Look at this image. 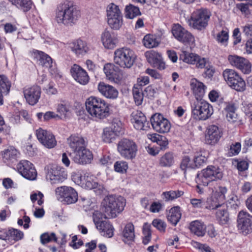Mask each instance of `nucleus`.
I'll return each mask as SVG.
<instances>
[{"label":"nucleus","instance_id":"nucleus-23","mask_svg":"<svg viewBox=\"0 0 252 252\" xmlns=\"http://www.w3.org/2000/svg\"><path fill=\"white\" fill-rule=\"evenodd\" d=\"M71 75L75 81L82 85H86L89 81V76L83 68L80 66L74 64L70 69Z\"/></svg>","mask_w":252,"mask_h":252},{"label":"nucleus","instance_id":"nucleus-55","mask_svg":"<svg viewBox=\"0 0 252 252\" xmlns=\"http://www.w3.org/2000/svg\"><path fill=\"white\" fill-rule=\"evenodd\" d=\"M128 168V165L126 161H118L114 164L115 170L117 172L125 173Z\"/></svg>","mask_w":252,"mask_h":252},{"label":"nucleus","instance_id":"nucleus-49","mask_svg":"<svg viewBox=\"0 0 252 252\" xmlns=\"http://www.w3.org/2000/svg\"><path fill=\"white\" fill-rule=\"evenodd\" d=\"M23 233L17 229L11 228L8 230V240L18 241L23 238Z\"/></svg>","mask_w":252,"mask_h":252},{"label":"nucleus","instance_id":"nucleus-56","mask_svg":"<svg viewBox=\"0 0 252 252\" xmlns=\"http://www.w3.org/2000/svg\"><path fill=\"white\" fill-rule=\"evenodd\" d=\"M191 245L193 247L199 250L201 252H214L213 250L206 244H202L197 242L192 241Z\"/></svg>","mask_w":252,"mask_h":252},{"label":"nucleus","instance_id":"nucleus-9","mask_svg":"<svg viewBox=\"0 0 252 252\" xmlns=\"http://www.w3.org/2000/svg\"><path fill=\"white\" fill-rule=\"evenodd\" d=\"M223 76L228 85L237 91H243L245 90V82L235 70L226 69L223 72Z\"/></svg>","mask_w":252,"mask_h":252},{"label":"nucleus","instance_id":"nucleus-13","mask_svg":"<svg viewBox=\"0 0 252 252\" xmlns=\"http://www.w3.org/2000/svg\"><path fill=\"white\" fill-rule=\"evenodd\" d=\"M172 32L176 39L185 45H192L194 43V37L192 34L179 24L173 27Z\"/></svg>","mask_w":252,"mask_h":252},{"label":"nucleus","instance_id":"nucleus-5","mask_svg":"<svg viewBox=\"0 0 252 252\" xmlns=\"http://www.w3.org/2000/svg\"><path fill=\"white\" fill-rule=\"evenodd\" d=\"M136 56L133 50L128 48H121L114 52V63L123 68H130L133 64Z\"/></svg>","mask_w":252,"mask_h":252},{"label":"nucleus","instance_id":"nucleus-20","mask_svg":"<svg viewBox=\"0 0 252 252\" xmlns=\"http://www.w3.org/2000/svg\"><path fill=\"white\" fill-rule=\"evenodd\" d=\"M24 97L27 102L31 105L36 104L41 94V89L37 85L25 87L23 91Z\"/></svg>","mask_w":252,"mask_h":252},{"label":"nucleus","instance_id":"nucleus-43","mask_svg":"<svg viewBox=\"0 0 252 252\" xmlns=\"http://www.w3.org/2000/svg\"><path fill=\"white\" fill-rule=\"evenodd\" d=\"M224 109L226 112V117L227 120L232 123L236 122L237 119V114L236 113V107L235 104L228 103Z\"/></svg>","mask_w":252,"mask_h":252},{"label":"nucleus","instance_id":"nucleus-44","mask_svg":"<svg viewBox=\"0 0 252 252\" xmlns=\"http://www.w3.org/2000/svg\"><path fill=\"white\" fill-rule=\"evenodd\" d=\"M13 5L24 12H27L32 8V2L31 0H8Z\"/></svg>","mask_w":252,"mask_h":252},{"label":"nucleus","instance_id":"nucleus-35","mask_svg":"<svg viewBox=\"0 0 252 252\" xmlns=\"http://www.w3.org/2000/svg\"><path fill=\"white\" fill-rule=\"evenodd\" d=\"M35 58L39 62V64L43 66L50 67L52 63L51 58L43 52L36 50L34 52Z\"/></svg>","mask_w":252,"mask_h":252},{"label":"nucleus","instance_id":"nucleus-16","mask_svg":"<svg viewBox=\"0 0 252 252\" xmlns=\"http://www.w3.org/2000/svg\"><path fill=\"white\" fill-rule=\"evenodd\" d=\"M180 59L185 63L195 64L197 68H204L208 63V60L202 58L197 54L189 53L187 51H183L180 55Z\"/></svg>","mask_w":252,"mask_h":252},{"label":"nucleus","instance_id":"nucleus-25","mask_svg":"<svg viewBox=\"0 0 252 252\" xmlns=\"http://www.w3.org/2000/svg\"><path fill=\"white\" fill-rule=\"evenodd\" d=\"M145 56L148 62L153 67H157L159 69L165 68V63L162 61L160 54L154 50H150L145 53Z\"/></svg>","mask_w":252,"mask_h":252},{"label":"nucleus","instance_id":"nucleus-24","mask_svg":"<svg viewBox=\"0 0 252 252\" xmlns=\"http://www.w3.org/2000/svg\"><path fill=\"white\" fill-rule=\"evenodd\" d=\"M103 70L108 80L116 83L120 81L121 70L118 66L113 63H107L104 65Z\"/></svg>","mask_w":252,"mask_h":252},{"label":"nucleus","instance_id":"nucleus-28","mask_svg":"<svg viewBox=\"0 0 252 252\" xmlns=\"http://www.w3.org/2000/svg\"><path fill=\"white\" fill-rule=\"evenodd\" d=\"M221 136V132L218 126L212 125L208 127L206 135V142L210 145L217 143Z\"/></svg>","mask_w":252,"mask_h":252},{"label":"nucleus","instance_id":"nucleus-30","mask_svg":"<svg viewBox=\"0 0 252 252\" xmlns=\"http://www.w3.org/2000/svg\"><path fill=\"white\" fill-rule=\"evenodd\" d=\"M67 141L69 146L74 152L85 147L84 139L77 134L71 135Z\"/></svg>","mask_w":252,"mask_h":252},{"label":"nucleus","instance_id":"nucleus-7","mask_svg":"<svg viewBox=\"0 0 252 252\" xmlns=\"http://www.w3.org/2000/svg\"><path fill=\"white\" fill-rule=\"evenodd\" d=\"M223 177L220 169L214 166H209L197 175L196 182L200 185L207 186L209 183L221 179Z\"/></svg>","mask_w":252,"mask_h":252},{"label":"nucleus","instance_id":"nucleus-6","mask_svg":"<svg viewBox=\"0 0 252 252\" xmlns=\"http://www.w3.org/2000/svg\"><path fill=\"white\" fill-rule=\"evenodd\" d=\"M191 112L194 119L206 120L213 114V109L207 102L197 98L191 104Z\"/></svg>","mask_w":252,"mask_h":252},{"label":"nucleus","instance_id":"nucleus-3","mask_svg":"<svg viewBox=\"0 0 252 252\" xmlns=\"http://www.w3.org/2000/svg\"><path fill=\"white\" fill-rule=\"evenodd\" d=\"M85 104L87 112L96 120L104 119L110 115L109 104L101 98L90 96Z\"/></svg>","mask_w":252,"mask_h":252},{"label":"nucleus","instance_id":"nucleus-15","mask_svg":"<svg viewBox=\"0 0 252 252\" xmlns=\"http://www.w3.org/2000/svg\"><path fill=\"white\" fill-rule=\"evenodd\" d=\"M36 135L39 141L47 148H53L57 144L54 135L49 131L40 128L36 130Z\"/></svg>","mask_w":252,"mask_h":252},{"label":"nucleus","instance_id":"nucleus-59","mask_svg":"<svg viewBox=\"0 0 252 252\" xmlns=\"http://www.w3.org/2000/svg\"><path fill=\"white\" fill-rule=\"evenodd\" d=\"M206 160L207 158L201 155L195 156L193 160L194 168L199 167L206 162Z\"/></svg>","mask_w":252,"mask_h":252},{"label":"nucleus","instance_id":"nucleus-32","mask_svg":"<svg viewBox=\"0 0 252 252\" xmlns=\"http://www.w3.org/2000/svg\"><path fill=\"white\" fill-rule=\"evenodd\" d=\"M190 86L193 93L196 96V99H202L205 92L206 86L201 82L198 81L196 79H192L190 82Z\"/></svg>","mask_w":252,"mask_h":252},{"label":"nucleus","instance_id":"nucleus-1","mask_svg":"<svg viewBox=\"0 0 252 252\" xmlns=\"http://www.w3.org/2000/svg\"><path fill=\"white\" fill-rule=\"evenodd\" d=\"M80 17V12L71 1L59 3L56 10L55 20L59 24L72 26Z\"/></svg>","mask_w":252,"mask_h":252},{"label":"nucleus","instance_id":"nucleus-51","mask_svg":"<svg viewBox=\"0 0 252 252\" xmlns=\"http://www.w3.org/2000/svg\"><path fill=\"white\" fill-rule=\"evenodd\" d=\"M151 226L147 222L144 223L143 226V233L144 237L143 239V243L144 245L147 244L151 239Z\"/></svg>","mask_w":252,"mask_h":252},{"label":"nucleus","instance_id":"nucleus-27","mask_svg":"<svg viewBox=\"0 0 252 252\" xmlns=\"http://www.w3.org/2000/svg\"><path fill=\"white\" fill-rule=\"evenodd\" d=\"M101 40L104 47L108 49H114L118 43L115 33L107 30H105L101 34Z\"/></svg>","mask_w":252,"mask_h":252},{"label":"nucleus","instance_id":"nucleus-38","mask_svg":"<svg viewBox=\"0 0 252 252\" xmlns=\"http://www.w3.org/2000/svg\"><path fill=\"white\" fill-rule=\"evenodd\" d=\"M107 20L123 17L119 6L111 3L109 4L106 9Z\"/></svg>","mask_w":252,"mask_h":252},{"label":"nucleus","instance_id":"nucleus-54","mask_svg":"<svg viewBox=\"0 0 252 252\" xmlns=\"http://www.w3.org/2000/svg\"><path fill=\"white\" fill-rule=\"evenodd\" d=\"M183 192L181 191L177 190H170L169 191H165L162 193V195L164 197L165 201L172 200L175 198L179 197L182 195Z\"/></svg>","mask_w":252,"mask_h":252},{"label":"nucleus","instance_id":"nucleus-48","mask_svg":"<svg viewBox=\"0 0 252 252\" xmlns=\"http://www.w3.org/2000/svg\"><path fill=\"white\" fill-rule=\"evenodd\" d=\"M133 98L137 105H140L142 103L144 94L143 92L142 88H137L134 86L132 90Z\"/></svg>","mask_w":252,"mask_h":252},{"label":"nucleus","instance_id":"nucleus-11","mask_svg":"<svg viewBox=\"0 0 252 252\" xmlns=\"http://www.w3.org/2000/svg\"><path fill=\"white\" fill-rule=\"evenodd\" d=\"M150 122L153 128L158 133H167L171 128L170 122L159 113L153 115L151 117Z\"/></svg>","mask_w":252,"mask_h":252},{"label":"nucleus","instance_id":"nucleus-17","mask_svg":"<svg viewBox=\"0 0 252 252\" xmlns=\"http://www.w3.org/2000/svg\"><path fill=\"white\" fill-rule=\"evenodd\" d=\"M130 120L135 129L139 130H147L150 128V123L145 115L140 111L133 112Z\"/></svg>","mask_w":252,"mask_h":252},{"label":"nucleus","instance_id":"nucleus-42","mask_svg":"<svg viewBox=\"0 0 252 252\" xmlns=\"http://www.w3.org/2000/svg\"><path fill=\"white\" fill-rule=\"evenodd\" d=\"M125 13L126 18L130 19L141 15L139 7L132 4H129L126 6Z\"/></svg>","mask_w":252,"mask_h":252},{"label":"nucleus","instance_id":"nucleus-46","mask_svg":"<svg viewBox=\"0 0 252 252\" xmlns=\"http://www.w3.org/2000/svg\"><path fill=\"white\" fill-rule=\"evenodd\" d=\"M143 43L144 45L148 48L157 47L159 44V42L157 39L156 36L150 34H147L144 36Z\"/></svg>","mask_w":252,"mask_h":252},{"label":"nucleus","instance_id":"nucleus-50","mask_svg":"<svg viewBox=\"0 0 252 252\" xmlns=\"http://www.w3.org/2000/svg\"><path fill=\"white\" fill-rule=\"evenodd\" d=\"M180 168L184 171V173L186 172L188 169H194L193 161H191L190 158L188 156H184L180 163Z\"/></svg>","mask_w":252,"mask_h":252},{"label":"nucleus","instance_id":"nucleus-34","mask_svg":"<svg viewBox=\"0 0 252 252\" xmlns=\"http://www.w3.org/2000/svg\"><path fill=\"white\" fill-rule=\"evenodd\" d=\"M147 137L153 142H156L160 146L161 150H165L167 148L168 142L167 138L157 133L148 134Z\"/></svg>","mask_w":252,"mask_h":252},{"label":"nucleus","instance_id":"nucleus-14","mask_svg":"<svg viewBox=\"0 0 252 252\" xmlns=\"http://www.w3.org/2000/svg\"><path fill=\"white\" fill-rule=\"evenodd\" d=\"M19 173L24 178L30 180L35 179L37 172L33 165L30 161L21 160L17 165Z\"/></svg>","mask_w":252,"mask_h":252},{"label":"nucleus","instance_id":"nucleus-47","mask_svg":"<svg viewBox=\"0 0 252 252\" xmlns=\"http://www.w3.org/2000/svg\"><path fill=\"white\" fill-rule=\"evenodd\" d=\"M18 152L17 150L12 147L3 151L2 157L5 161L13 162L16 160L18 157Z\"/></svg>","mask_w":252,"mask_h":252},{"label":"nucleus","instance_id":"nucleus-58","mask_svg":"<svg viewBox=\"0 0 252 252\" xmlns=\"http://www.w3.org/2000/svg\"><path fill=\"white\" fill-rule=\"evenodd\" d=\"M152 224L160 232H164L166 227V224L165 222L160 219L154 220Z\"/></svg>","mask_w":252,"mask_h":252},{"label":"nucleus","instance_id":"nucleus-39","mask_svg":"<svg viewBox=\"0 0 252 252\" xmlns=\"http://www.w3.org/2000/svg\"><path fill=\"white\" fill-rule=\"evenodd\" d=\"M174 163V157L172 152H167L159 160V165L162 167H170Z\"/></svg>","mask_w":252,"mask_h":252},{"label":"nucleus","instance_id":"nucleus-26","mask_svg":"<svg viewBox=\"0 0 252 252\" xmlns=\"http://www.w3.org/2000/svg\"><path fill=\"white\" fill-rule=\"evenodd\" d=\"M97 89L99 92L106 98L114 99L118 96L119 92L115 88L103 82L98 84Z\"/></svg>","mask_w":252,"mask_h":252},{"label":"nucleus","instance_id":"nucleus-60","mask_svg":"<svg viewBox=\"0 0 252 252\" xmlns=\"http://www.w3.org/2000/svg\"><path fill=\"white\" fill-rule=\"evenodd\" d=\"M227 192V189L225 187H220L219 190L215 193V197H219V202L224 203L225 200V193Z\"/></svg>","mask_w":252,"mask_h":252},{"label":"nucleus","instance_id":"nucleus-21","mask_svg":"<svg viewBox=\"0 0 252 252\" xmlns=\"http://www.w3.org/2000/svg\"><path fill=\"white\" fill-rule=\"evenodd\" d=\"M228 59L232 65L240 69L244 74L251 72V64L248 60L235 55L229 56Z\"/></svg>","mask_w":252,"mask_h":252},{"label":"nucleus","instance_id":"nucleus-63","mask_svg":"<svg viewBox=\"0 0 252 252\" xmlns=\"http://www.w3.org/2000/svg\"><path fill=\"white\" fill-rule=\"evenodd\" d=\"M104 216V214H102L99 211H95L93 214V220L95 224V225L100 224L101 221H104L102 220V217Z\"/></svg>","mask_w":252,"mask_h":252},{"label":"nucleus","instance_id":"nucleus-62","mask_svg":"<svg viewBox=\"0 0 252 252\" xmlns=\"http://www.w3.org/2000/svg\"><path fill=\"white\" fill-rule=\"evenodd\" d=\"M190 202L193 207L195 208H201L204 205V200L203 199L192 198L190 200Z\"/></svg>","mask_w":252,"mask_h":252},{"label":"nucleus","instance_id":"nucleus-37","mask_svg":"<svg viewBox=\"0 0 252 252\" xmlns=\"http://www.w3.org/2000/svg\"><path fill=\"white\" fill-rule=\"evenodd\" d=\"M123 236L125 243H128L134 240V227L132 223L129 222L126 224L123 231Z\"/></svg>","mask_w":252,"mask_h":252},{"label":"nucleus","instance_id":"nucleus-31","mask_svg":"<svg viewBox=\"0 0 252 252\" xmlns=\"http://www.w3.org/2000/svg\"><path fill=\"white\" fill-rule=\"evenodd\" d=\"M70 48L71 50L78 56L87 53L89 50L86 41L80 39L71 43Z\"/></svg>","mask_w":252,"mask_h":252},{"label":"nucleus","instance_id":"nucleus-12","mask_svg":"<svg viewBox=\"0 0 252 252\" xmlns=\"http://www.w3.org/2000/svg\"><path fill=\"white\" fill-rule=\"evenodd\" d=\"M209 209L217 210L216 212V218L220 224L225 225L228 223L229 216L226 204L214 200L213 203L209 206Z\"/></svg>","mask_w":252,"mask_h":252},{"label":"nucleus","instance_id":"nucleus-53","mask_svg":"<svg viewBox=\"0 0 252 252\" xmlns=\"http://www.w3.org/2000/svg\"><path fill=\"white\" fill-rule=\"evenodd\" d=\"M228 37V32L226 31L222 30L217 34L216 39L218 43L225 46L227 44Z\"/></svg>","mask_w":252,"mask_h":252},{"label":"nucleus","instance_id":"nucleus-41","mask_svg":"<svg viewBox=\"0 0 252 252\" xmlns=\"http://www.w3.org/2000/svg\"><path fill=\"white\" fill-rule=\"evenodd\" d=\"M189 229L192 233L198 236H203L205 234V227L198 220L192 221L190 223Z\"/></svg>","mask_w":252,"mask_h":252},{"label":"nucleus","instance_id":"nucleus-4","mask_svg":"<svg viewBox=\"0 0 252 252\" xmlns=\"http://www.w3.org/2000/svg\"><path fill=\"white\" fill-rule=\"evenodd\" d=\"M211 16V12L206 8L196 9L188 20L189 25L194 29L202 31L207 26Z\"/></svg>","mask_w":252,"mask_h":252},{"label":"nucleus","instance_id":"nucleus-18","mask_svg":"<svg viewBox=\"0 0 252 252\" xmlns=\"http://www.w3.org/2000/svg\"><path fill=\"white\" fill-rule=\"evenodd\" d=\"M238 227L243 233L247 234L252 230V216L246 211H241L238 215Z\"/></svg>","mask_w":252,"mask_h":252},{"label":"nucleus","instance_id":"nucleus-40","mask_svg":"<svg viewBox=\"0 0 252 252\" xmlns=\"http://www.w3.org/2000/svg\"><path fill=\"white\" fill-rule=\"evenodd\" d=\"M181 217V213L180 208L178 206L172 208L167 215V219L169 221L174 225H176L179 221Z\"/></svg>","mask_w":252,"mask_h":252},{"label":"nucleus","instance_id":"nucleus-19","mask_svg":"<svg viewBox=\"0 0 252 252\" xmlns=\"http://www.w3.org/2000/svg\"><path fill=\"white\" fill-rule=\"evenodd\" d=\"M67 177L64 169L57 166L51 168L46 174V179L49 180L52 184L62 182Z\"/></svg>","mask_w":252,"mask_h":252},{"label":"nucleus","instance_id":"nucleus-8","mask_svg":"<svg viewBox=\"0 0 252 252\" xmlns=\"http://www.w3.org/2000/svg\"><path fill=\"white\" fill-rule=\"evenodd\" d=\"M117 150L123 158L126 159H132L136 157L138 146L133 140L123 138L118 143Z\"/></svg>","mask_w":252,"mask_h":252},{"label":"nucleus","instance_id":"nucleus-57","mask_svg":"<svg viewBox=\"0 0 252 252\" xmlns=\"http://www.w3.org/2000/svg\"><path fill=\"white\" fill-rule=\"evenodd\" d=\"M241 149V145L239 142H236L231 145L228 154L230 156H233L238 155Z\"/></svg>","mask_w":252,"mask_h":252},{"label":"nucleus","instance_id":"nucleus-2","mask_svg":"<svg viewBox=\"0 0 252 252\" xmlns=\"http://www.w3.org/2000/svg\"><path fill=\"white\" fill-rule=\"evenodd\" d=\"M126 200L123 197L110 195L103 199L100 210L104 213V218H114L124 210Z\"/></svg>","mask_w":252,"mask_h":252},{"label":"nucleus","instance_id":"nucleus-33","mask_svg":"<svg viewBox=\"0 0 252 252\" xmlns=\"http://www.w3.org/2000/svg\"><path fill=\"white\" fill-rule=\"evenodd\" d=\"M96 227L100 231L101 235L106 237L111 238L114 235V228L108 221H101L100 224L96 225Z\"/></svg>","mask_w":252,"mask_h":252},{"label":"nucleus","instance_id":"nucleus-64","mask_svg":"<svg viewBox=\"0 0 252 252\" xmlns=\"http://www.w3.org/2000/svg\"><path fill=\"white\" fill-rule=\"evenodd\" d=\"M233 44L236 45L241 41V33L239 28H236L233 32Z\"/></svg>","mask_w":252,"mask_h":252},{"label":"nucleus","instance_id":"nucleus-10","mask_svg":"<svg viewBox=\"0 0 252 252\" xmlns=\"http://www.w3.org/2000/svg\"><path fill=\"white\" fill-rule=\"evenodd\" d=\"M56 194L59 200L67 204L75 203L78 200V193L72 188L63 186L56 189Z\"/></svg>","mask_w":252,"mask_h":252},{"label":"nucleus","instance_id":"nucleus-52","mask_svg":"<svg viewBox=\"0 0 252 252\" xmlns=\"http://www.w3.org/2000/svg\"><path fill=\"white\" fill-rule=\"evenodd\" d=\"M107 22L111 29L114 30H118L123 24V17L108 19Z\"/></svg>","mask_w":252,"mask_h":252},{"label":"nucleus","instance_id":"nucleus-29","mask_svg":"<svg viewBox=\"0 0 252 252\" xmlns=\"http://www.w3.org/2000/svg\"><path fill=\"white\" fill-rule=\"evenodd\" d=\"M121 129L118 125L116 126L115 124H113L111 127L104 128L102 136L103 141L106 143H111L120 134Z\"/></svg>","mask_w":252,"mask_h":252},{"label":"nucleus","instance_id":"nucleus-22","mask_svg":"<svg viewBox=\"0 0 252 252\" xmlns=\"http://www.w3.org/2000/svg\"><path fill=\"white\" fill-rule=\"evenodd\" d=\"M93 158L92 152L86 147L74 153L72 160L79 164H86L91 163Z\"/></svg>","mask_w":252,"mask_h":252},{"label":"nucleus","instance_id":"nucleus-36","mask_svg":"<svg viewBox=\"0 0 252 252\" xmlns=\"http://www.w3.org/2000/svg\"><path fill=\"white\" fill-rule=\"evenodd\" d=\"M10 83L7 77L0 75V105L3 104V94H7L10 88Z\"/></svg>","mask_w":252,"mask_h":252},{"label":"nucleus","instance_id":"nucleus-45","mask_svg":"<svg viewBox=\"0 0 252 252\" xmlns=\"http://www.w3.org/2000/svg\"><path fill=\"white\" fill-rule=\"evenodd\" d=\"M80 178L79 180L77 181V182H80V184H83L85 185V187L89 189H94L97 188L99 186V189H100L101 186L98 185V183L94 181L93 178L91 177L87 176L86 179L84 177L83 180L82 179V176L78 177Z\"/></svg>","mask_w":252,"mask_h":252},{"label":"nucleus","instance_id":"nucleus-61","mask_svg":"<svg viewBox=\"0 0 252 252\" xmlns=\"http://www.w3.org/2000/svg\"><path fill=\"white\" fill-rule=\"evenodd\" d=\"M149 83V78L148 76H142L137 79V83L134 86L142 88V86L148 84Z\"/></svg>","mask_w":252,"mask_h":252}]
</instances>
